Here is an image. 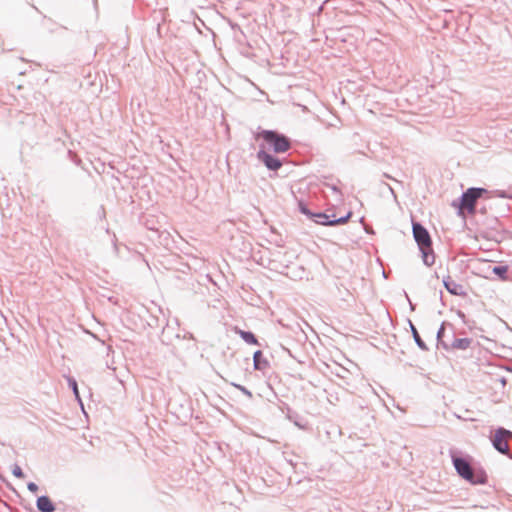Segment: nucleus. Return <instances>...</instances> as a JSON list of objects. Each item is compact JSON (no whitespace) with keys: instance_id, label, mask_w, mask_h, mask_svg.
I'll return each instance as SVG.
<instances>
[{"instance_id":"obj_6","label":"nucleus","mask_w":512,"mask_h":512,"mask_svg":"<svg viewBox=\"0 0 512 512\" xmlns=\"http://www.w3.org/2000/svg\"><path fill=\"white\" fill-rule=\"evenodd\" d=\"M257 159L271 171H277L282 167V161L274 155L266 152L264 149H260L257 152Z\"/></svg>"},{"instance_id":"obj_2","label":"nucleus","mask_w":512,"mask_h":512,"mask_svg":"<svg viewBox=\"0 0 512 512\" xmlns=\"http://www.w3.org/2000/svg\"><path fill=\"white\" fill-rule=\"evenodd\" d=\"M453 465L457 473L472 484H485L487 475L481 468H474L463 457L452 456Z\"/></svg>"},{"instance_id":"obj_14","label":"nucleus","mask_w":512,"mask_h":512,"mask_svg":"<svg viewBox=\"0 0 512 512\" xmlns=\"http://www.w3.org/2000/svg\"><path fill=\"white\" fill-rule=\"evenodd\" d=\"M444 332H445V322H443L440 326V328L438 329L437 331V335H436V338H437V345L438 346H441L443 349H445L446 351L449 350V344L446 343L444 340H443V336H444Z\"/></svg>"},{"instance_id":"obj_16","label":"nucleus","mask_w":512,"mask_h":512,"mask_svg":"<svg viewBox=\"0 0 512 512\" xmlns=\"http://www.w3.org/2000/svg\"><path fill=\"white\" fill-rule=\"evenodd\" d=\"M68 383H69L70 388L73 390V393H74L75 397L81 403L80 396H79V391H78V385H77L76 380L74 378H69L68 379Z\"/></svg>"},{"instance_id":"obj_12","label":"nucleus","mask_w":512,"mask_h":512,"mask_svg":"<svg viewBox=\"0 0 512 512\" xmlns=\"http://www.w3.org/2000/svg\"><path fill=\"white\" fill-rule=\"evenodd\" d=\"M309 219L313 220L317 224H321V225H325V226H332V224H331L332 219H330V216L324 212H316V213L312 212V215L310 216Z\"/></svg>"},{"instance_id":"obj_24","label":"nucleus","mask_w":512,"mask_h":512,"mask_svg":"<svg viewBox=\"0 0 512 512\" xmlns=\"http://www.w3.org/2000/svg\"><path fill=\"white\" fill-rule=\"evenodd\" d=\"M410 307L412 310H414V305L410 302Z\"/></svg>"},{"instance_id":"obj_22","label":"nucleus","mask_w":512,"mask_h":512,"mask_svg":"<svg viewBox=\"0 0 512 512\" xmlns=\"http://www.w3.org/2000/svg\"><path fill=\"white\" fill-rule=\"evenodd\" d=\"M458 315L461 317V318H464L465 317V314L461 311L458 312Z\"/></svg>"},{"instance_id":"obj_20","label":"nucleus","mask_w":512,"mask_h":512,"mask_svg":"<svg viewBox=\"0 0 512 512\" xmlns=\"http://www.w3.org/2000/svg\"><path fill=\"white\" fill-rule=\"evenodd\" d=\"M12 474L16 477V478H24V473L21 469L20 466L18 465H14L13 469H12Z\"/></svg>"},{"instance_id":"obj_26","label":"nucleus","mask_w":512,"mask_h":512,"mask_svg":"<svg viewBox=\"0 0 512 512\" xmlns=\"http://www.w3.org/2000/svg\"><path fill=\"white\" fill-rule=\"evenodd\" d=\"M511 435H512V432H511Z\"/></svg>"},{"instance_id":"obj_11","label":"nucleus","mask_w":512,"mask_h":512,"mask_svg":"<svg viewBox=\"0 0 512 512\" xmlns=\"http://www.w3.org/2000/svg\"><path fill=\"white\" fill-rule=\"evenodd\" d=\"M409 327L413 336V339L416 343V345L422 350V351H428V347L426 343L422 340L420 337L418 330L416 329L415 325L412 323L411 320H408Z\"/></svg>"},{"instance_id":"obj_18","label":"nucleus","mask_w":512,"mask_h":512,"mask_svg":"<svg viewBox=\"0 0 512 512\" xmlns=\"http://www.w3.org/2000/svg\"><path fill=\"white\" fill-rule=\"evenodd\" d=\"M298 208H299V211L302 214L306 215L308 218H310V216L312 215V212L309 210V208L303 201L298 202Z\"/></svg>"},{"instance_id":"obj_1","label":"nucleus","mask_w":512,"mask_h":512,"mask_svg":"<svg viewBox=\"0 0 512 512\" xmlns=\"http://www.w3.org/2000/svg\"><path fill=\"white\" fill-rule=\"evenodd\" d=\"M413 237L421 252L423 263L432 266L435 262V254L432 248V239L428 230L419 222H412Z\"/></svg>"},{"instance_id":"obj_13","label":"nucleus","mask_w":512,"mask_h":512,"mask_svg":"<svg viewBox=\"0 0 512 512\" xmlns=\"http://www.w3.org/2000/svg\"><path fill=\"white\" fill-rule=\"evenodd\" d=\"M492 272L503 281H509V278H511V274H507L508 266L506 265H496L492 268Z\"/></svg>"},{"instance_id":"obj_9","label":"nucleus","mask_w":512,"mask_h":512,"mask_svg":"<svg viewBox=\"0 0 512 512\" xmlns=\"http://www.w3.org/2000/svg\"><path fill=\"white\" fill-rule=\"evenodd\" d=\"M36 507L40 512H54L56 510L55 505L46 495L37 498Z\"/></svg>"},{"instance_id":"obj_25","label":"nucleus","mask_w":512,"mask_h":512,"mask_svg":"<svg viewBox=\"0 0 512 512\" xmlns=\"http://www.w3.org/2000/svg\"><path fill=\"white\" fill-rule=\"evenodd\" d=\"M509 281L512 282V275H511V278H509Z\"/></svg>"},{"instance_id":"obj_5","label":"nucleus","mask_w":512,"mask_h":512,"mask_svg":"<svg viewBox=\"0 0 512 512\" xmlns=\"http://www.w3.org/2000/svg\"><path fill=\"white\" fill-rule=\"evenodd\" d=\"M509 435H511V431L503 427H499L496 429L491 441L495 450L501 454L507 455L512 460V454L509 453V447L506 441V437Z\"/></svg>"},{"instance_id":"obj_23","label":"nucleus","mask_w":512,"mask_h":512,"mask_svg":"<svg viewBox=\"0 0 512 512\" xmlns=\"http://www.w3.org/2000/svg\"><path fill=\"white\" fill-rule=\"evenodd\" d=\"M388 188H389V190L391 191V193H392L393 195H395L394 190H393L389 185H388Z\"/></svg>"},{"instance_id":"obj_10","label":"nucleus","mask_w":512,"mask_h":512,"mask_svg":"<svg viewBox=\"0 0 512 512\" xmlns=\"http://www.w3.org/2000/svg\"><path fill=\"white\" fill-rule=\"evenodd\" d=\"M472 339L470 338H454L449 344V350H466L470 347Z\"/></svg>"},{"instance_id":"obj_19","label":"nucleus","mask_w":512,"mask_h":512,"mask_svg":"<svg viewBox=\"0 0 512 512\" xmlns=\"http://www.w3.org/2000/svg\"><path fill=\"white\" fill-rule=\"evenodd\" d=\"M234 387H236L238 390H240L245 396H247L249 399L253 397V394L250 390H248L245 386L239 385V384H233Z\"/></svg>"},{"instance_id":"obj_4","label":"nucleus","mask_w":512,"mask_h":512,"mask_svg":"<svg viewBox=\"0 0 512 512\" xmlns=\"http://www.w3.org/2000/svg\"><path fill=\"white\" fill-rule=\"evenodd\" d=\"M258 137L262 138L275 153H285L291 148L290 139L275 130H262Z\"/></svg>"},{"instance_id":"obj_21","label":"nucleus","mask_w":512,"mask_h":512,"mask_svg":"<svg viewBox=\"0 0 512 512\" xmlns=\"http://www.w3.org/2000/svg\"><path fill=\"white\" fill-rule=\"evenodd\" d=\"M27 488H28V490H29L30 492H32V493H35V492H37V491H38V486H37V484H36V483H34V482H29V483L27 484Z\"/></svg>"},{"instance_id":"obj_8","label":"nucleus","mask_w":512,"mask_h":512,"mask_svg":"<svg viewBox=\"0 0 512 512\" xmlns=\"http://www.w3.org/2000/svg\"><path fill=\"white\" fill-rule=\"evenodd\" d=\"M254 369L265 372L269 368V361L264 357L261 350H257L253 354Z\"/></svg>"},{"instance_id":"obj_3","label":"nucleus","mask_w":512,"mask_h":512,"mask_svg":"<svg viewBox=\"0 0 512 512\" xmlns=\"http://www.w3.org/2000/svg\"><path fill=\"white\" fill-rule=\"evenodd\" d=\"M486 192L487 190L484 188H468L465 192H463V194L459 198V203H457L456 201L453 202V205L458 207V214L462 215L464 211H466L469 214H475L476 202Z\"/></svg>"},{"instance_id":"obj_17","label":"nucleus","mask_w":512,"mask_h":512,"mask_svg":"<svg viewBox=\"0 0 512 512\" xmlns=\"http://www.w3.org/2000/svg\"><path fill=\"white\" fill-rule=\"evenodd\" d=\"M351 215H352V213L348 212L347 215H345V216H342L337 219H332V221H331L332 226L346 223L348 221V219L351 217Z\"/></svg>"},{"instance_id":"obj_7","label":"nucleus","mask_w":512,"mask_h":512,"mask_svg":"<svg viewBox=\"0 0 512 512\" xmlns=\"http://www.w3.org/2000/svg\"><path fill=\"white\" fill-rule=\"evenodd\" d=\"M443 285L446 288V290L455 296H460L464 294L463 286L456 283L450 276L443 278Z\"/></svg>"},{"instance_id":"obj_15","label":"nucleus","mask_w":512,"mask_h":512,"mask_svg":"<svg viewBox=\"0 0 512 512\" xmlns=\"http://www.w3.org/2000/svg\"><path fill=\"white\" fill-rule=\"evenodd\" d=\"M240 337L248 344L256 345L258 344V340L256 336L251 331H244L239 330L238 331Z\"/></svg>"}]
</instances>
